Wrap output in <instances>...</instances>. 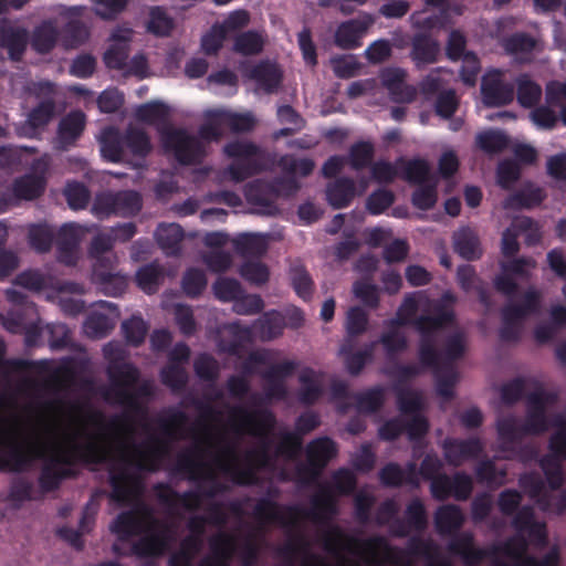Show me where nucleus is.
<instances>
[{"label": "nucleus", "mask_w": 566, "mask_h": 566, "mask_svg": "<svg viewBox=\"0 0 566 566\" xmlns=\"http://www.w3.org/2000/svg\"><path fill=\"white\" fill-rule=\"evenodd\" d=\"M107 371L109 388L105 398L123 405L122 415L108 417L78 401H57L22 418L6 413L11 424L10 446L23 455V463L17 469H0L22 471L35 460H44L41 483L52 489L71 474V463L76 460L106 465L112 497L135 504L134 510L120 514L109 526L116 535L114 553L158 556L175 539L176 532L138 504L142 471L156 470L164 463L170 440L188 438L190 448L178 457L177 467L189 479L199 481V491L179 496L176 511L202 510L203 514L190 518V534L169 564L192 566L207 526L224 522L223 507L212 497L229 483L255 482L260 469L274 474L280 458L293 463L301 450V439L276 429L271 412L243 406L203 410L191 428L181 412H172L160 419L157 432L142 402V396L153 392V384L144 382L137 394L136 368Z\"/></svg>", "instance_id": "nucleus-1"}, {"label": "nucleus", "mask_w": 566, "mask_h": 566, "mask_svg": "<svg viewBox=\"0 0 566 566\" xmlns=\"http://www.w3.org/2000/svg\"><path fill=\"white\" fill-rule=\"evenodd\" d=\"M352 471L338 470L332 485H323L312 500V510L301 506H280L262 500L254 507L258 528L228 535L219 532L210 539V553L200 566H230L237 554L243 566H252L261 546L262 528L277 524L285 528L286 541L279 549L285 566H413L417 557H423L426 566H451L440 557L430 542L412 541L410 552L403 553L388 545L380 536L360 539L332 524L336 514L335 494H348L355 488ZM517 535L501 546L490 549L475 548L471 534L464 533L452 539L449 549L459 555L468 566L492 557V566H560L559 547L553 545L541 560L527 555L528 543L535 548L545 545L547 534L544 523L536 522L531 507H523L513 521Z\"/></svg>", "instance_id": "nucleus-2"}, {"label": "nucleus", "mask_w": 566, "mask_h": 566, "mask_svg": "<svg viewBox=\"0 0 566 566\" xmlns=\"http://www.w3.org/2000/svg\"><path fill=\"white\" fill-rule=\"evenodd\" d=\"M555 397L537 390L527 398V416L524 424L514 417L506 416L497 420V442L504 458H513L521 439L526 434H538L548 428L555 429L549 441V454L541 465L549 489L537 475L521 478L520 484L541 510L551 514H560L566 509V492L560 490L563 472L560 462L566 460V413L553 416Z\"/></svg>", "instance_id": "nucleus-3"}, {"label": "nucleus", "mask_w": 566, "mask_h": 566, "mask_svg": "<svg viewBox=\"0 0 566 566\" xmlns=\"http://www.w3.org/2000/svg\"><path fill=\"white\" fill-rule=\"evenodd\" d=\"M453 303V297L447 293L442 302H432L422 292L408 294L400 305L397 317L389 321L386 332L380 338L388 356H394L407 347L402 325L413 323L421 334L420 359L424 365L433 366L442 356L454 359L465 349V338L462 333H455L447 340L444 353L438 354L434 348V336L440 328L453 319V313L447 305Z\"/></svg>", "instance_id": "nucleus-4"}, {"label": "nucleus", "mask_w": 566, "mask_h": 566, "mask_svg": "<svg viewBox=\"0 0 566 566\" xmlns=\"http://www.w3.org/2000/svg\"><path fill=\"white\" fill-rule=\"evenodd\" d=\"M135 117L143 123L156 126L163 147L180 164H193L205 156V146L197 137L184 129L174 128L168 123L170 107L167 104L153 101L139 105L135 109Z\"/></svg>", "instance_id": "nucleus-5"}, {"label": "nucleus", "mask_w": 566, "mask_h": 566, "mask_svg": "<svg viewBox=\"0 0 566 566\" xmlns=\"http://www.w3.org/2000/svg\"><path fill=\"white\" fill-rule=\"evenodd\" d=\"M102 156L109 161H118L125 151L145 158L151 150L148 135L142 128L130 126L124 138L114 127H106L98 137Z\"/></svg>", "instance_id": "nucleus-6"}, {"label": "nucleus", "mask_w": 566, "mask_h": 566, "mask_svg": "<svg viewBox=\"0 0 566 566\" xmlns=\"http://www.w3.org/2000/svg\"><path fill=\"white\" fill-rule=\"evenodd\" d=\"M442 468L441 460L436 455H427L421 463L420 472L426 479L431 480V493L438 500L453 496L457 500H465L472 492V478L457 473L453 478L439 474Z\"/></svg>", "instance_id": "nucleus-7"}, {"label": "nucleus", "mask_w": 566, "mask_h": 566, "mask_svg": "<svg viewBox=\"0 0 566 566\" xmlns=\"http://www.w3.org/2000/svg\"><path fill=\"white\" fill-rule=\"evenodd\" d=\"M256 119L251 112L235 113L227 109H208L205 112V123L199 129L198 140L205 146L207 154V144L218 140L223 133V128L229 126L233 132H249L255 126Z\"/></svg>", "instance_id": "nucleus-8"}, {"label": "nucleus", "mask_w": 566, "mask_h": 566, "mask_svg": "<svg viewBox=\"0 0 566 566\" xmlns=\"http://www.w3.org/2000/svg\"><path fill=\"white\" fill-rule=\"evenodd\" d=\"M224 154L232 164L223 171V179L240 182L260 169L264 151L248 140H237L224 146Z\"/></svg>", "instance_id": "nucleus-9"}, {"label": "nucleus", "mask_w": 566, "mask_h": 566, "mask_svg": "<svg viewBox=\"0 0 566 566\" xmlns=\"http://www.w3.org/2000/svg\"><path fill=\"white\" fill-rule=\"evenodd\" d=\"M293 177L270 184L264 180H255L245 187V198L252 207V211L259 214H274L277 211L275 201L281 196H289L297 189Z\"/></svg>", "instance_id": "nucleus-10"}, {"label": "nucleus", "mask_w": 566, "mask_h": 566, "mask_svg": "<svg viewBox=\"0 0 566 566\" xmlns=\"http://www.w3.org/2000/svg\"><path fill=\"white\" fill-rule=\"evenodd\" d=\"M336 454L335 443L328 438H319L312 441L307 447V465H301L294 472L282 469L277 472L282 479H293L302 483H310L315 480L321 470Z\"/></svg>", "instance_id": "nucleus-11"}, {"label": "nucleus", "mask_w": 566, "mask_h": 566, "mask_svg": "<svg viewBox=\"0 0 566 566\" xmlns=\"http://www.w3.org/2000/svg\"><path fill=\"white\" fill-rule=\"evenodd\" d=\"M552 107L560 109V119L566 125V82H551L546 86V105L531 112L532 123L539 129H552L558 123V115Z\"/></svg>", "instance_id": "nucleus-12"}, {"label": "nucleus", "mask_w": 566, "mask_h": 566, "mask_svg": "<svg viewBox=\"0 0 566 566\" xmlns=\"http://www.w3.org/2000/svg\"><path fill=\"white\" fill-rule=\"evenodd\" d=\"M273 361V354L269 350H258L250 355L247 368L250 371L256 370V366L262 364L270 366V370L266 371L265 378L268 380L266 394L271 398L284 397L286 390L281 381L282 377L290 375L295 368V363L292 360H285L283 363L271 365Z\"/></svg>", "instance_id": "nucleus-13"}, {"label": "nucleus", "mask_w": 566, "mask_h": 566, "mask_svg": "<svg viewBox=\"0 0 566 566\" xmlns=\"http://www.w3.org/2000/svg\"><path fill=\"white\" fill-rule=\"evenodd\" d=\"M541 301V292L532 287L525 293L521 305L506 306L503 311L501 337L505 340L515 339L520 333L522 321L538 311Z\"/></svg>", "instance_id": "nucleus-14"}, {"label": "nucleus", "mask_w": 566, "mask_h": 566, "mask_svg": "<svg viewBox=\"0 0 566 566\" xmlns=\"http://www.w3.org/2000/svg\"><path fill=\"white\" fill-rule=\"evenodd\" d=\"M49 166L48 156L38 159L29 174L14 181L12 186L14 197L23 200L38 198L44 191Z\"/></svg>", "instance_id": "nucleus-15"}, {"label": "nucleus", "mask_w": 566, "mask_h": 566, "mask_svg": "<svg viewBox=\"0 0 566 566\" xmlns=\"http://www.w3.org/2000/svg\"><path fill=\"white\" fill-rule=\"evenodd\" d=\"M398 403L401 415L410 418L407 426L409 439L415 440L422 437L428 430L427 420L418 413L424 403L422 394L415 390H402L398 395Z\"/></svg>", "instance_id": "nucleus-16"}, {"label": "nucleus", "mask_w": 566, "mask_h": 566, "mask_svg": "<svg viewBox=\"0 0 566 566\" xmlns=\"http://www.w3.org/2000/svg\"><path fill=\"white\" fill-rule=\"evenodd\" d=\"M133 34V29L127 25H118L112 31L108 46L103 55L104 63L108 69L122 71L125 67Z\"/></svg>", "instance_id": "nucleus-17"}, {"label": "nucleus", "mask_w": 566, "mask_h": 566, "mask_svg": "<svg viewBox=\"0 0 566 566\" xmlns=\"http://www.w3.org/2000/svg\"><path fill=\"white\" fill-rule=\"evenodd\" d=\"M95 307L86 318L83 329L86 336L97 339L105 337L114 328L118 313L116 306L106 301L97 302Z\"/></svg>", "instance_id": "nucleus-18"}, {"label": "nucleus", "mask_w": 566, "mask_h": 566, "mask_svg": "<svg viewBox=\"0 0 566 566\" xmlns=\"http://www.w3.org/2000/svg\"><path fill=\"white\" fill-rule=\"evenodd\" d=\"M502 76L499 70H492L483 76L481 92L485 105L501 106L513 99V85L504 82Z\"/></svg>", "instance_id": "nucleus-19"}, {"label": "nucleus", "mask_w": 566, "mask_h": 566, "mask_svg": "<svg viewBox=\"0 0 566 566\" xmlns=\"http://www.w3.org/2000/svg\"><path fill=\"white\" fill-rule=\"evenodd\" d=\"M405 77L406 72L398 67H387L380 73L381 84L395 103H410L416 96L415 87L406 84Z\"/></svg>", "instance_id": "nucleus-20"}, {"label": "nucleus", "mask_w": 566, "mask_h": 566, "mask_svg": "<svg viewBox=\"0 0 566 566\" xmlns=\"http://www.w3.org/2000/svg\"><path fill=\"white\" fill-rule=\"evenodd\" d=\"M88 228L76 224H64L60 230L59 239V260L67 265H72L77 260V245L85 238Z\"/></svg>", "instance_id": "nucleus-21"}, {"label": "nucleus", "mask_w": 566, "mask_h": 566, "mask_svg": "<svg viewBox=\"0 0 566 566\" xmlns=\"http://www.w3.org/2000/svg\"><path fill=\"white\" fill-rule=\"evenodd\" d=\"M36 92L42 97L36 107L29 116L27 124L32 128H40L51 122L55 113L54 88L51 83H40L36 85Z\"/></svg>", "instance_id": "nucleus-22"}, {"label": "nucleus", "mask_w": 566, "mask_h": 566, "mask_svg": "<svg viewBox=\"0 0 566 566\" xmlns=\"http://www.w3.org/2000/svg\"><path fill=\"white\" fill-rule=\"evenodd\" d=\"M442 449L447 462L458 467L465 461L475 459L482 451V444L479 439H449L443 442Z\"/></svg>", "instance_id": "nucleus-23"}, {"label": "nucleus", "mask_w": 566, "mask_h": 566, "mask_svg": "<svg viewBox=\"0 0 566 566\" xmlns=\"http://www.w3.org/2000/svg\"><path fill=\"white\" fill-rule=\"evenodd\" d=\"M374 20L364 15L342 23L335 33V43L342 49H353L360 45V39Z\"/></svg>", "instance_id": "nucleus-24"}, {"label": "nucleus", "mask_w": 566, "mask_h": 566, "mask_svg": "<svg viewBox=\"0 0 566 566\" xmlns=\"http://www.w3.org/2000/svg\"><path fill=\"white\" fill-rule=\"evenodd\" d=\"M84 293L83 285L74 282L60 284L55 293H48L46 298L57 301L64 314L75 316L83 312L84 303L73 296L82 295Z\"/></svg>", "instance_id": "nucleus-25"}, {"label": "nucleus", "mask_w": 566, "mask_h": 566, "mask_svg": "<svg viewBox=\"0 0 566 566\" xmlns=\"http://www.w3.org/2000/svg\"><path fill=\"white\" fill-rule=\"evenodd\" d=\"M28 31L6 19H0V46L7 48L12 60H18L25 50Z\"/></svg>", "instance_id": "nucleus-26"}, {"label": "nucleus", "mask_w": 566, "mask_h": 566, "mask_svg": "<svg viewBox=\"0 0 566 566\" xmlns=\"http://www.w3.org/2000/svg\"><path fill=\"white\" fill-rule=\"evenodd\" d=\"M116 264H108L106 266H94L92 272V280L101 286L105 294L117 296L120 295L126 286L128 279L126 275L115 272Z\"/></svg>", "instance_id": "nucleus-27"}, {"label": "nucleus", "mask_w": 566, "mask_h": 566, "mask_svg": "<svg viewBox=\"0 0 566 566\" xmlns=\"http://www.w3.org/2000/svg\"><path fill=\"white\" fill-rule=\"evenodd\" d=\"M85 10V7L75 6L64 8L61 11V14L67 20V24L65 28L66 35L64 39V43L66 46H78L88 39V29L83 23L77 21V18H80Z\"/></svg>", "instance_id": "nucleus-28"}, {"label": "nucleus", "mask_w": 566, "mask_h": 566, "mask_svg": "<svg viewBox=\"0 0 566 566\" xmlns=\"http://www.w3.org/2000/svg\"><path fill=\"white\" fill-rule=\"evenodd\" d=\"M534 268L535 262L531 259H518L510 263L503 264V272L495 280L496 289L504 294H512L516 287V284L512 275L521 277L526 276L528 275L530 271Z\"/></svg>", "instance_id": "nucleus-29"}, {"label": "nucleus", "mask_w": 566, "mask_h": 566, "mask_svg": "<svg viewBox=\"0 0 566 566\" xmlns=\"http://www.w3.org/2000/svg\"><path fill=\"white\" fill-rule=\"evenodd\" d=\"M407 524L396 521L391 525V533L396 536H406L411 530L422 531L427 525V515L422 502L412 500L406 509Z\"/></svg>", "instance_id": "nucleus-30"}, {"label": "nucleus", "mask_w": 566, "mask_h": 566, "mask_svg": "<svg viewBox=\"0 0 566 566\" xmlns=\"http://www.w3.org/2000/svg\"><path fill=\"white\" fill-rule=\"evenodd\" d=\"M250 77L255 81L258 90L272 93L281 83L282 71L275 63L262 62L250 72Z\"/></svg>", "instance_id": "nucleus-31"}, {"label": "nucleus", "mask_w": 566, "mask_h": 566, "mask_svg": "<svg viewBox=\"0 0 566 566\" xmlns=\"http://www.w3.org/2000/svg\"><path fill=\"white\" fill-rule=\"evenodd\" d=\"M323 375L313 369H303L300 374L298 399L304 403L315 402L322 395Z\"/></svg>", "instance_id": "nucleus-32"}, {"label": "nucleus", "mask_w": 566, "mask_h": 566, "mask_svg": "<svg viewBox=\"0 0 566 566\" xmlns=\"http://www.w3.org/2000/svg\"><path fill=\"white\" fill-rule=\"evenodd\" d=\"M85 120L84 113L80 111L70 113L61 120L57 135L61 147L72 144L82 134Z\"/></svg>", "instance_id": "nucleus-33"}, {"label": "nucleus", "mask_w": 566, "mask_h": 566, "mask_svg": "<svg viewBox=\"0 0 566 566\" xmlns=\"http://www.w3.org/2000/svg\"><path fill=\"white\" fill-rule=\"evenodd\" d=\"M464 515L457 505H443L434 515V524L439 534L447 535L461 527Z\"/></svg>", "instance_id": "nucleus-34"}, {"label": "nucleus", "mask_w": 566, "mask_h": 566, "mask_svg": "<svg viewBox=\"0 0 566 566\" xmlns=\"http://www.w3.org/2000/svg\"><path fill=\"white\" fill-rule=\"evenodd\" d=\"M113 243L114 240L109 233H99L94 237L88 252L91 259L94 261L93 268L99 264L101 266H106L117 263L116 255L109 252Z\"/></svg>", "instance_id": "nucleus-35"}, {"label": "nucleus", "mask_w": 566, "mask_h": 566, "mask_svg": "<svg viewBox=\"0 0 566 566\" xmlns=\"http://www.w3.org/2000/svg\"><path fill=\"white\" fill-rule=\"evenodd\" d=\"M455 251L467 260H473L481 255L480 241L475 232L469 228H462L453 234Z\"/></svg>", "instance_id": "nucleus-36"}, {"label": "nucleus", "mask_w": 566, "mask_h": 566, "mask_svg": "<svg viewBox=\"0 0 566 566\" xmlns=\"http://www.w3.org/2000/svg\"><path fill=\"white\" fill-rule=\"evenodd\" d=\"M15 282L18 285L33 292L45 291L48 293H55L59 283L51 275L41 274L38 271H25L21 273Z\"/></svg>", "instance_id": "nucleus-37"}, {"label": "nucleus", "mask_w": 566, "mask_h": 566, "mask_svg": "<svg viewBox=\"0 0 566 566\" xmlns=\"http://www.w3.org/2000/svg\"><path fill=\"white\" fill-rule=\"evenodd\" d=\"M355 195L354 182L347 178L334 181L326 189L327 200L334 208H343L347 206Z\"/></svg>", "instance_id": "nucleus-38"}, {"label": "nucleus", "mask_w": 566, "mask_h": 566, "mask_svg": "<svg viewBox=\"0 0 566 566\" xmlns=\"http://www.w3.org/2000/svg\"><path fill=\"white\" fill-rule=\"evenodd\" d=\"M398 165L402 170V177L410 182L423 185L436 181L434 176L430 172L428 161L423 159H413L406 163L400 161Z\"/></svg>", "instance_id": "nucleus-39"}, {"label": "nucleus", "mask_w": 566, "mask_h": 566, "mask_svg": "<svg viewBox=\"0 0 566 566\" xmlns=\"http://www.w3.org/2000/svg\"><path fill=\"white\" fill-rule=\"evenodd\" d=\"M233 245L243 256L261 255L268 249V237L260 233H243L233 241Z\"/></svg>", "instance_id": "nucleus-40"}, {"label": "nucleus", "mask_w": 566, "mask_h": 566, "mask_svg": "<svg viewBox=\"0 0 566 566\" xmlns=\"http://www.w3.org/2000/svg\"><path fill=\"white\" fill-rule=\"evenodd\" d=\"M155 238L165 253L174 254L178 251L184 232L177 223L160 224L155 232Z\"/></svg>", "instance_id": "nucleus-41"}, {"label": "nucleus", "mask_w": 566, "mask_h": 566, "mask_svg": "<svg viewBox=\"0 0 566 566\" xmlns=\"http://www.w3.org/2000/svg\"><path fill=\"white\" fill-rule=\"evenodd\" d=\"M254 327L261 340H271L279 337L284 328V317L277 312L265 313L255 322Z\"/></svg>", "instance_id": "nucleus-42"}, {"label": "nucleus", "mask_w": 566, "mask_h": 566, "mask_svg": "<svg viewBox=\"0 0 566 566\" xmlns=\"http://www.w3.org/2000/svg\"><path fill=\"white\" fill-rule=\"evenodd\" d=\"M57 28L51 21H44L33 32L32 46L39 53L49 52L56 43Z\"/></svg>", "instance_id": "nucleus-43"}, {"label": "nucleus", "mask_w": 566, "mask_h": 566, "mask_svg": "<svg viewBox=\"0 0 566 566\" xmlns=\"http://www.w3.org/2000/svg\"><path fill=\"white\" fill-rule=\"evenodd\" d=\"M503 46L505 51L517 61L524 62L528 59V54L535 49L536 42L525 34H515L505 39Z\"/></svg>", "instance_id": "nucleus-44"}, {"label": "nucleus", "mask_w": 566, "mask_h": 566, "mask_svg": "<svg viewBox=\"0 0 566 566\" xmlns=\"http://www.w3.org/2000/svg\"><path fill=\"white\" fill-rule=\"evenodd\" d=\"M264 38L255 31H247L235 36L233 51L242 55H253L262 51Z\"/></svg>", "instance_id": "nucleus-45"}, {"label": "nucleus", "mask_w": 566, "mask_h": 566, "mask_svg": "<svg viewBox=\"0 0 566 566\" xmlns=\"http://www.w3.org/2000/svg\"><path fill=\"white\" fill-rule=\"evenodd\" d=\"M163 277V270L155 263L140 268L136 273V282L146 293H154L158 289Z\"/></svg>", "instance_id": "nucleus-46"}, {"label": "nucleus", "mask_w": 566, "mask_h": 566, "mask_svg": "<svg viewBox=\"0 0 566 566\" xmlns=\"http://www.w3.org/2000/svg\"><path fill=\"white\" fill-rule=\"evenodd\" d=\"M415 469L416 465L411 464L409 471L405 472L396 464H388L382 469L380 479L387 485H399L403 482L417 485L418 479Z\"/></svg>", "instance_id": "nucleus-47"}, {"label": "nucleus", "mask_w": 566, "mask_h": 566, "mask_svg": "<svg viewBox=\"0 0 566 566\" xmlns=\"http://www.w3.org/2000/svg\"><path fill=\"white\" fill-rule=\"evenodd\" d=\"M552 325H541L535 329V337L538 342L544 343L553 337L555 327L566 325V306L554 305L549 312Z\"/></svg>", "instance_id": "nucleus-48"}, {"label": "nucleus", "mask_w": 566, "mask_h": 566, "mask_svg": "<svg viewBox=\"0 0 566 566\" xmlns=\"http://www.w3.org/2000/svg\"><path fill=\"white\" fill-rule=\"evenodd\" d=\"M542 96V88L526 75L517 80V99L524 107H532Z\"/></svg>", "instance_id": "nucleus-49"}, {"label": "nucleus", "mask_w": 566, "mask_h": 566, "mask_svg": "<svg viewBox=\"0 0 566 566\" xmlns=\"http://www.w3.org/2000/svg\"><path fill=\"white\" fill-rule=\"evenodd\" d=\"M376 344L371 343L364 350L350 354L346 346L339 349V354L344 356L345 366L347 370L356 375L358 374L365 364L371 358Z\"/></svg>", "instance_id": "nucleus-50"}, {"label": "nucleus", "mask_w": 566, "mask_h": 566, "mask_svg": "<svg viewBox=\"0 0 566 566\" xmlns=\"http://www.w3.org/2000/svg\"><path fill=\"white\" fill-rule=\"evenodd\" d=\"M174 28L172 19L159 7L151 8L147 30L156 35H168Z\"/></svg>", "instance_id": "nucleus-51"}, {"label": "nucleus", "mask_w": 566, "mask_h": 566, "mask_svg": "<svg viewBox=\"0 0 566 566\" xmlns=\"http://www.w3.org/2000/svg\"><path fill=\"white\" fill-rule=\"evenodd\" d=\"M331 65L338 77L348 78L359 74L361 64L352 54L331 59Z\"/></svg>", "instance_id": "nucleus-52"}, {"label": "nucleus", "mask_w": 566, "mask_h": 566, "mask_svg": "<svg viewBox=\"0 0 566 566\" xmlns=\"http://www.w3.org/2000/svg\"><path fill=\"white\" fill-rule=\"evenodd\" d=\"M96 15L104 20L115 19L127 7L128 0H91Z\"/></svg>", "instance_id": "nucleus-53"}, {"label": "nucleus", "mask_w": 566, "mask_h": 566, "mask_svg": "<svg viewBox=\"0 0 566 566\" xmlns=\"http://www.w3.org/2000/svg\"><path fill=\"white\" fill-rule=\"evenodd\" d=\"M353 293L356 298L369 307H377L379 304V289L367 281H357L353 285Z\"/></svg>", "instance_id": "nucleus-54"}, {"label": "nucleus", "mask_w": 566, "mask_h": 566, "mask_svg": "<svg viewBox=\"0 0 566 566\" xmlns=\"http://www.w3.org/2000/svg\"><path fill=\"white\" fill-rule=\"evenodd\" d=\"M228 34L222 27L214 23L201 38V49L206 54H216L223 45Z\"/></svg>", "instance_id": "nucleus-55"}, {"label": "nucleus", "mask_w": 566, "mask_h": 566, "mask_svg": "<svg viewBox=\"0 0 566 566\" xmlns=\"http://www.w3.org/2000/svg\"><path fill=\"white\" fill-rule=\"evenodd\" d=\"M116 206L118 216H130L137 213L142 208V199L135 191H122L116 193Z\"/></svg>", "instance_id": "nucleus-56"}, {"label": "nucleus", "mask_w": 566, "mask_h": 566, "mask_svg": "<svg viewBox=\"0 0 566 566\" xmlns=\"http://www.w3.org/2000/svg\"><path fill=\"white\" fill-rule=\"evenodd\" d=\"M437 201L436 181L419 185L412 195V203L421 210H428Z\"/></svg>", "instance_id": "nucleus-57"}, {"label": "nucleus", "mask_w": 566, "mask_h": 566, "mask_svg": "<svg viewBox=\"0 0 566 566\" xmlns=\"http://www.w3.org/2000/svg\"><path fill=\"white\" fill-rule=\"evenodd\" d=\"M241 276L252 284H264L269 280V270L260 261L245 262L240 269Z\"/></svg>", "instance_id": "nucleus-58"}, {"label": "nucleus", "mask_w": 566, "mask_h": 566, "mask_svg": "<svg viewBox=\"0 0 566 566\" xmlns=\"http://www.w3.org/2000/svg\"><path fill=\"white\" fill-rule=\"evenodd\" d=\"M476 144L484 151L495 153L506 146L507 138L502 132L489 130L476 136Z\"/></svg>", "instance_id": "nucleus-59"}, {"label": "nucleus", "mask_w": 566, "mask_h": 566, "mask_svg": "<svg viewBox=\"0 0 566 566\" xmlns=\"http://www.w3.org/2000/svg\"><path fill=\"white\" fill-rule=\"evenodd\" d=\"M125 337L134 346L139 345L146 336L147 325L143 318L133 316L122 325Z\"/></svg>", "instance_id": "nucleus-60"}, {"label": "nucleus", "mask_w": 566, "mask_h": 566, "mask_svg": "<svg viewBox=\"0 0 566 566\" xmlns=\"http://www.w3.org/2000/svg\"><path fill=\"white\" fill-rule=\"evenodd\" d=\"M282 169L291 176H307L314 168L313 160L308 158L296 159L292 156H284L280 160Z\"/></svg>", "instance_id": "nucleus-61"}, {"label": "nucleus", "mask_w": 566, "mask_h": 566, "mask_svg": "<svg viewBox=\"0 0 566 566\" xmlns=\"http://www.w3.org/2000/svg\"><path fill=\"white\" fill-rule=\"evenodd\" d=\"M207 286V279L201 270L190 269L184 276L182 289L189 296L199 295Z\"/></svg>", "instance_id": "nucleus-62"}, {"label": "nucleus", "mask_w": 566, "mask_h": 566, "mask_svg": "<svg viewBox=\"0 0 566 566\" xmlns=\"http://www.w3.org/2000/svg\"><path fill=\"white\" fill-rule=\"evenodd\" d=\"M213 292L219 300L229 302L241 295V286L237 280L221 277L213 284Z\"/></svg>", "instance_id": "nucleus-63"}, {"label": "nucleus", "mask_w": 566, "mask_h": 566, "mask_svg": "<svg viewBox=\"0 0 566 566\" xmlns=\"http://www.w3.org/2000/svg\"><path fill=\"white\" fill-rule=\"evenodd\" d=\"M367 323V313L363 308L355 306L347 312L345 328L349 335L355 336L366 331Z\"/></svg>", "instance_id": "nucleus-64"}]
</instances>
